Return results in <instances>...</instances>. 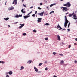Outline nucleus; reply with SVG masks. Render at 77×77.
<instances>
[{
	"instance_id": "obj_1",
	"label": "nucleus",
	"mask_w": 77,
	"mask_h": 77,
	"mask_svg": "<svg viewBox=\"0 0 77 77\" xmlns=\"http://www.w3.org/2000/svg\"><path fill=\"white\" fill-rule=\"evenodd\" d=\"M64 6H66L67 8H69L71 6V4L70 2H67L66 4H63Z\"/></svg>"
},
{
	"instance_id": "obj_2",
	"label": "nucleus",
	"mask_w": 77,
	"mask_h": 77,
	"mask_svg": "<svg viewBox=\"0 0 77 77\" xmlns=\"http://www.w3.org/2000/svg\"><path fill=\"white\" fill-rule=\"evenodd\" d=\"M61 9H62V11H65L66 12V11H68V9L67 8V7H62L60 8Z\"/></svg>"
},
{
	"instance_id": "obj_3",
	"label": "nucleus",
	"mask_w": 77,
	"mask_h": 77,
	"mask_svg": "<svg viewBox=\"0 0 77 77\" xmlns=\"http://www.w3.org/2000/svg\"><path fill=\"white\" fill-rule=\"evenodd\" d=\"M57 28H59L60 29H59V30H66V29H62L61 27H60V26L59 25V24H58V25L57 26Z\"/></svg>"
},
{
	"instance_id": "obj_4",
	"label": "nucleus",
	"mask_w": 77,
	"mask_h": 77,
	"mask_svg": "<svg viewBox=\"0 0 77 77\" xmlns=\"http://www.w3.org/2000/svg\"><path fill=\"white\" fill-rule=\"evenodd\" d=\"M44 13V11H43V12H42L41 13H40L37 14H36L37 15H40V16H41V17H42V16H43Z\"/></svg>"
},
{
	"instance_id": "obj_5",
	"label": "nucleus",
	"mask_w": 77,
	"mask_h": 77,
	"mask_svg": "<svg viewBox=\"0 0 77 77\" xmlns=\"http://www.w3.org/2000/svg\"><path fill=\"white\" fill-rule=\"evenodd\" d=\"M17 0H14L13 1L12 4H15V5H17Z\"/></svg>"
},
{
	"instance_id": "obj_6",
	"label": "nucleus",
	"mask_w": 77,
	"mask_h": 77,
	"mask_svg": "<svg viewBox=\"0 0 77 77\" xmlns=\"http://www.w3.org/2000/svg\"><path fill=\"white\" fill-rule=\"evenodd\" d=\"M73 17H73V19H74L75 20H77V16H76V14H74V15L73 16Z\"/></svg>"
},
{
	"instance_id": "obj_7",
	"label": "nucleus",
	"mask_w": 77,
	"mask_h": 77,
	"mask_svg": "<svg viewBox=\"0 0 77 77\" xmlns=\"http://www.w3.org/2000/svg\"><path fill=\"white\" fill-rule=\"evenodd\" d=\"M30 17V15L24 16V18L25 19H26V18H29V17Z\"/></svg>"
},
{
	"instance_id": "obj_8",
	"label": "nucleus",
	"mask_w": 77,
	"mask_h": 77,
	"mask_svg": "<svg viewBox=\"0 0 77 77\" xmlns=\"http://www.w3.org/2000/svg\"><path fill=\"white\" fill-rule=\"evenodd\" d=\"M20 25H21V26L19 27V29H21V28H22V27L24 26V24H20Z\"/></svg>"
},
{
	"instance_id": "obj_9",
	"label": "nucleus",
	"mask_w": 77,
	"mask_h": 77,
	"mask_svg": "<svg viewBox=\"0 0 77 77\" xmlns=\"http://www.w3.org/2000/svg\"><path fill=\"white\" fill-rule=\"evenodd\" d=\"M14 9V7H10L8 8V9L9 11H10V10H12Z\"/></svg>"
},
{
	"instance_id": "obj_10",
	"label": "nucleus",
	"mask_w": 77,
	"mask_h": 77,
	"mask_svg": "<svg viewBox=\"0 0 77 77\" xmlns=\"http://www.w3.org/2000/svg\"><path fill=\"white\" fill-rule=\"evenodd\" d=\"M34 69H35V71H36V72H38V69L36 68V67H34Z\"/></svg>"
},
{
	"instance_id": "obj_11",
	"label": "nucleus",
	"mask_w": 77,
	"mask_h": 77,
	"mask_svg": "<svg viewBox=\"0 0 77 77\" xmlns=\"http://www.w3.org/2000/svg\"><path fill=\"white\" fill-rule=\"evenodd\" d=\"M65 20V22L64 23H66L67 24H68V22H69V21H68V19Z\"/></svg>"
},
{
	"instance_id": "obj_12",
	"label": "nucleus",
	"mask_w": 77,
	"mask_h": 77,
	"mask_svg": "<svg viewBox=\"0 0 77 77\" xmlns=\"http://www.w3.org/2000/svg\"><path fill=\"white\" fill-rule=\"evenodd\" d=\"M74 12H73V13H72V14H70L69 15V17H71L72 16V15H74Z\"/></svg>"
},
{
	"instance_id": "obj_13",
	"label": "nucleus",
	"mask_w": 77,
	"mask_h": 77,
	"mask_svg": "<svg viewBox=\"0 0 77 77\" xmlns=\"http://www.w3.org/2000/svg\"><path fill=\"white\" fill-rule=\"evenodd\" d=\"M23 11L24 9H22L21 10V12H22V13H23V14H25V13H26V11Z\"/></svg>"
},
{
	"instance_id": "obj_14",
	"label": "nucleus",
	"mask_w": 77,
	"mask_h": 77,
	"mask_svg": "<svg viewBox=\"0 0 77 77\" xmlns=\"http://www.w3.org/2000/svg\"><path fill=\"white\" fill-rule=\"evenodd\" d=\"M9 74L10 75H11L12 74V71H10L8 72Z\"/></svg>"
},
{
	"instance_id": "obj_15",
	"label": "nucleus",
	"mask_w": 77,
	"mask_h": 77,
	"mask_svg": "<svg viewBox=\"0 0 77 77\" xmlns=\"http://www.w3.org/2000/svg\"><path fill=\"white\" fill-rule=\"evenodd\" d=\"M57 37L58 40H59V41H60V36L59 35H58L57 36Z\"/></svg>"
},
{
	"instance_id": "obj_16",
	"label": "nucleus",
	"mask_w": 77,
	"mask_h": 77,
	"mask_svg": "<svg viewBox=\"0 0 77 77\" xmlns=\"http://www.w3.org/2000/svg\"><path fill=\"white\" fill-rule=\"evenodd\" d=\"M60 64H64V61L63 60H61L60 61Z\"/></svg>"
},
{
	"instance_id": "obj_17",
	"label": "nucleus",
	"mask_w": 77,
	"mask_h": 77,
	"mask_svg": "<svg viewBox=\"0 0 77 77\" xmlns=\"http://www.w3.org/2000/svg\"><path fill=\"white\" fill-rule=\"evenodd\" d=\"M56 5L55 3L51 4L50 5V7H52L53 6H54V5Z\"/></svg>"
},
{
	"instance_id": "obj_18",
	"label": "nucleus",
	"mask_w": 77,
	"mask_h": 77,
	"mask_svg": "<svg viewBox=\"0 0 77 77\" xmlns=\"http://www.w3.org/2000/svg\"><path fill=\"white\" fill-rule=\"evenodd\" d=\"M9 18H4V19L5 20V21H8V20H9Z\"/></svg>"
},
{
	"instance_id": "obj_19",
	"label": "nucleus",
	"mask_w": 77,
	"mask_h": 77,
	"mask_svg": "<svg viewBox=\"0 0 77 77\" xmlns=\"http://www.w3.org/2000/svg\"><path fill=\"white\" fill-rule=\"evenodd\" d=\"M32 61L31 60L28 61L27 62V63L29 64L31 63H32Z\"/></svg>"
},
{
	"instance_id": "obj_20",
	"label": "nucleus",
	"mask_w": 77,
	"mask_h": 77,
	"mask_svg": "<svg viewBox=\"0 0 77 77\" xmlns=\"http://www.w3.org/2000/svg\"><path fill=\"white\" fill-rule=\"evenodd\" d=\"M67 24H68V23H64V26L65 27H66V26H67Z\"/></svg>"
},
{
	"instance_id": "obj_21",
	"label": "nucleus",
	"mask_w": 77,
	"mask_h": 77,
	"mask_svg": "<svg viewBox=\"0 0 77 77\" xmlns=\"http://www.w3.org/2000/svg\"><path fill=\"white\" fill-rule=\"evenodd\" d=\"M24 67L22 66L21 67V69H20V70H22V69H24Z\"/></svg>"
},
{
	"instance_id": "obj_22",
	"label": "nucleus",
	"mask_w": 77,
	"mask_h": 77,
	"mask_svg": "<svg viewBox=\"0 0 77 77\" xmlns=\"http://www.w3.org/2000/svg\"><path fill=\"white\" fill-rule=\"evenodd\" d=\"M15 18H19V16L18 15H16Z\"/></svg>"
},
{
	"instance_id": "obj_23",
	"label": "nucleus",
	"mask_w": 77,
	"mask_h": 77,
	"mask_svg": "<svg viewBox=\"0 0 77 77\" xmlns=\"http://www.w3.org/2000/svg\"><path fill=\"white\" fill-rule=\"evenodd\" d=\"M45 25L46 26H49L50 25L48 23H46L45 24Z\"/></svg>"
},
{
	"instance_id": "obj_24",
	"label": "nucleus",
	"mask_w": 77,
	"mask_h": 77,
	"mask_svg": "<svg viewBox=\"0 0 77 77\" xmlns=\"http://www.w3.org/2000/svg\"><path fill=\"white\" fill-rule=\"evenodd\" d=\"M54 11H51V12H50V14H52L51 13H54Z\"/></svg>"
},
{
	"instance_id": "obj_25",
	"label": "nucleus",
	"mask_w": 77,
	"mask_h": 77,
	"mask_svg": "<svg viewBox=\"0 0 77 77\" xmlns=\"http://www.w3.org/2000/svg\"><path fill=\"white\" fill-rule=\"evenodd\" d=\"M45 40L46 41H48V38H45Z\"/></svg>"
},
{
	"instance_id": "obj_26",
	"label": "nucleus",
	"mask_w": 77,
	"mask_h": 77,
	"mask_svg": "<svg viewBox=\"0 0 77 77\" xmlns=\"http://www.w3.org/2000/svg\"><path fill=\"white\" fill-rule=\"evenodd\" d=\"M53 54H54V55H56V54H57V53L56 52H53Z\"/></svg>"
},
{
	"instance_id": "obj_27",
	"label": "nucleus",
	"mask_w": 77,
	"mask_h": 77,
	"mask_svg": "<svg viewBox=\"0 0 77 77\" xmlns=\"http://www.w3.org/2000/svg\"><path fill=\"white\" fill-rule=\"evenodd\" d=\"M37 21L38 23H41V20H38Z\"/></svg>"
},
{
	"instance_id": "obj_28",
	"label": "nucleus",
	"mask_w": 77,
	"mask_h": 77,
	"mask_svg": "<svg viewBox=\"0 0 77 77\" xmlns=\"http://www.w3.org/2000/svg\"><path fill=\"white\" fill-rule=\"evenodd\" d=\"M65 20H67V17L66 16H65Z\"/></svg>"
},
{
	"instance_id": "obj_29",
	"label": "nucleus",
	"mask_w": 77,
	"mask_h": 77,
	"mask_svg": "<svg viewBox=\"0 0 77 77\" xmlns=\"http://www.w3.org/2000/svg\"><path fill=\"white\" fill-rule=\"evenodd\" d=\"M32 11H31L30 13H29L27 15H30V14H31V13H32Z\"/></svg>"
},
{
	"instance_id": "obj_30",
	"label": "nucleus",
	"mask_w": 77,
	"mask_h": 77,
	"mask_svg": "<svg viewBox=\"0 0 77 77\" xmlns=\"http://www.w3.org/2000/svg\"><path fill=\"white\" fill-rule=\"evenodd\" d=\"M33 32H35V33H36V30H34Z\"/></svg>"
},
{
	"instance_id": "obj_31",
	"label": "nucleus",
	"mask_w": 77,
	"mask_h": 77,
	"mask_svg": "<svg viewBox=\"0 0 77 77\" xmlns=\"http://www.w3.org/2000/svg\"><path fill=\"white\" fill-rule=\"evenodd\" d=\"M70 25V23H69L68 25V27L69 28V26Z\"/></svg>"
},
{
	"instance_id": "obj_32",
	"label": "nucleus",
	"mask_w": 77,
	"mask_h": 77,
	"mask_svg": "<svg viewBox=\"0 0 77 77\" xmlns=\"http://www.w3.org/2000/svg\"><path fill=\"white\" fill-rule=\"evenodd\" d=\"M42 65V63H41L39 64V66H41Z\"/></svg>"
},
{
	"instance_id": "obj_33",
	"label": "nucleus",
	"mask_w": 77,
	"mask_h": 77,
	"mask_svg": "<svg viewBox=\"0 0 77 77\" xmlns=\"http://www.w3.org/2000/svg\"><path fill=\"white\" fill-rule=\"evenodd\" d=\"M38 9H40V10H41V8H40V7H38Z\"/></svg>"
},
{
	"instance_id": "obj_34",
	"label": "nucleus",
	"mask_w": 77,
	"mask_h": 77,
	"mask_svg": "<svg viewBox=\"0 0 77 77\" xmlns=\"http://www.w3.org/2000/svg\"><path fill=\"white\" fill-rule=\"evenodd\" d=\"M59 55H60V56H63V54H60Z\"/></svg>"
},
{
	"instance_id": "obj_35",
	"label": "nucleus",
	"mask_w": 77,
	"mask_h": 77,
	"mask_svg": "<svg viewBox=\"0 0 77 77\" xmlns=\"http://www.w3.org/2000/svg\"><path fill=\"white\" fill-rule=\"evenodd\" d=\"M32 17H35V14H33L32 15Z\"/></svg>"
},
{
	"instance_id": "obj_36",
	"label": "nucleus",
	"mask_w": 77,
	"mask_h": 77,
	"mask_svg": "<svg viewBox=\"0 0 77 77\" xmlns=\"http://www.w3.org/2000/svg\"><path fill=\"white\" fill-rule=\"evenodd\" d=\"M38 20H42V18H38Z\"/></svg>"
},
{
	"instance_id": "obj_37",
	"label": "nucleus",
	"mask_w": 77,
	"mask_h": 77,
	"mask_svg": "<svg viewBox=\"0 0 77 77\" xmlns=\"http://www.w3.org/2000/svg\"><path fill=\"white\" fill-rule=\"evenodd\" d=\"M23 36H26V33H24L23 34Z\"/></svg>"
},
{
	"instance_id": "obj_38",
	"label": "nucleus",
	"mask_w": 77,
	"mask_h": 77,
	"mask_svg": "<svg viewBox=\"0 0 77 77\" xmlns=\"http://www.w3.org/2000/svg\"><path fill=\"white\" fill-rule=\"evenodd\" d=\"M75 63H77V60H75L74 61Z\"/></svg>"
},
{
	"instance_id": "obj_39",
	"label": "nucleus",
	"mask_w": 77,
	"mask_h": 77,
	"mask_svg": "<svg viewBox=\"0 0 77 77\" xmlns=\"http://www.w3.org/2000/svg\"><path fill=\"white\" fill-rule=\"evenodd\" d=\"M18 23V22H15V23H14V24H17V23Z\"/></svg>"
},
{
	"instance_id": "obj_40",
	"label": "nucleus",
	"mask_w": 77,
	"mask_h": 77,
	"mask_svg": "<svg viewBox=\"0 0 77 77\" xmlns=\"http://www.w3.org/2000/svg\"><path fill=\"white\" fill-rule=\"evenodd\" d=\"M44 2H45V3H47V1L46 0H44Z\"/></svg>"
},
{
	"instance_id": "obj_41",
	"label": "nucleus",
	"mask_w": 77,
	"mask_h": 77,
	"mask_svg": "<svg viewBox=\"0 0 77 77\" xmlns=\"http://www.w3.org/2000/svg\"><path fill=\"white\" fill-rule=\"evenodd\" d=\"M71 47V45H69V47H68L69 48H70V47Z\"/></svg>"
},
{
	"instance_id": "obj_42",
	"label": "nucleus",
	"mask_w": 77,
	"mask_h": 77,
	"mask_svg": "<svg viewBox=\"0 0 77 77\" xmlns=\"http://www.w3.org/2000/svg\"><path fill=\"white\" fill-rule=\"evenodd\" d=\"M45 69V70H48V69L47 68Z\"/></svg>"
},
{
	"instance_id": "obj_43",
	"label": "nucleus",
	"mask_w": 77,
	"mask_h": 77,
	"mask_svg": "<svg viewBox=\"0 0 77 77\" xmlns=\"http://www.w3.org/2000/svg\"><path fill=\"white\" fill-rule=\"evenodd\" d=\"M23 6L24 7H27L24 4H23Z\"/></svg>"
},
{
	"instance_id": "obj_44",
	"label": "nucleus",
	"mask_w": 77,
	"mask_h": 77,
	"mask_svg": "<svg viewBox=\"0 0 77 77\" xmlns=\"http://www.w3.org/2000/svg\"><path fill=\"white\" fill-rule=\"evenodd\" d=\"M45 63H47V61H45Z\"/></svg>"
},
{
	"instance_id": "obj_45",
	"label": "nucleus",
	"mask_w": 77,
	"mask_h": 77,
	"mask_svg": "<svg viewBox=\"0 0 77 77\" xmlns=\"http://www.w3.org/2000/svg\"><path fill=\"white\" fill-rule=\"evenodd\" d=\"M40 5H42V3H40Z\"/></svg>"
},
{
	"instance_id": "obj_46",
	"label": "nucleus",
	"mask_w": 77,
	"mask_h": 77,
	"mask_svg": "<svg viewBox=\"0 0 77 77\" xmlns=\"http://www.w3.org/2000/svg\"><path fill=\"white\" fill-rule=\"evenodd\" d=\"M24 0H22V3H23V2H24Z\"/></svg>"
},
{
	"instance_id": "obj_47",
	"label": "nucleus",
	"mask_w": 77,
	"mask_h": 77,
	"mask_svg": "<svg viewBox=\"0 0 77 77\" xmlns=\"http://www.w3.org/2000/svg\"><path fill=\"white\" fill-rule=\"evenodd\" d=\"M19 17H22V15H19Z\"/></svg>"
},
{
	"instance_id": "obj_48",
	"label": "nucleus",
	"mask_w": 77,
	"mask_h": 77,
	"mask_svg": "<svg viewBox=\"0 0 77 77\" xmlns=\"http://www.w3.org/2000/svg\"><path fill=\"white\" fill-rule=\"evenodd\" d=\"M33 8V7H30V9H32V8Z\"/></svg>"
},
{
	"instance_id": "obj_49",
	"label": "nucleus",
	"mask_w": 77,
	"mask_h": 77,
	"mask_svg": "<svg viewBox=\"0 0 77 77\" xmlns=\"http://www.w3.org/2000/svg\"><path fill=\"white\" fill-rule=\"evenodd\" d=\"M67 30H68V31H70V29H68Z\"/></svg>"
},
{
	"instance_id": "obj_50",
	"label": "nucleus",
	"mask_w": 77,
	"mask_h": 77,
	"mask_svg": "<svg viewBox=\"0 0 77 77\" xmlns=\"http://www.w3.org/2000/svg\"><path fill=\"white\" fill-rule=\"evenodd\" d=\"M47 9H48V10H49V8H48V7H47Z\"/></svg>"
},
{
	"instance_id": "obj_51",
	"label": "nucleus",
	"mask_w": 77,
	"mask_h": 77,
	"mask_svg": "<svg viewBox=\"0 0 77 77\" xmlns=\"http://www.w3.org/2000/svg\"><path fill=\"white\" fill-rule=\"evenodd\" d=\"M53 77H57V76H55V75H54V76H53Z\"/></svg>"
},
{
	"instance_id": "obj_52",
	"label": "nucleus",
	"mask_w": 77,
	"mask_h": 77,
	"mask_svg": "<svg viewBox=\"0 0 77 77\" xmlns=\"http://www.w3.org/2000/svg\"><path fill=\"white\" fill-rule=\"evenodd\" d=\"M36 13H37V11H35V14H36Z\"/></svg>"
},
{
	"instance_id": "obj_53",
	"label": "nucleus",
	"mask_w": 77,
	"mask_h": 77,
	"mask_svg": "<svg viewBox=\"0 0 77 77\" xmlns=\"http://www.w3.org/2000/svg\"><path fill=\"white\" fill-rule=\"evenodd\" d=\"M8 27H11V26H10V25H8Z\"/></svg>"
},
{
	"instance_id": "obj_54",
	"label": "nucleus",
	"mask_w": 77,
	"mask_h": 77,
	"mask_svg": "<svg viewBox=\"0 0 77 77\" xmlns=\"http://www.w3.org/2000/svg\"><path fill=\"white\" fill-rule=\"evenodd\" d=\"M75 40L77 41V38H75Z\"/></svg>"
},
{
	"instance_id": "obj_55",
	"label": "nucleus",
	"mask_w": 77,
	"mask_h": 77,
	"mask_svg": "<svg viewBox=\"0 0 77 77\" xmlns=\"http://www.w3.org/2000/svg\"><path fill=\"white\" fill-rule=\"evenodd\" d=\"M6 3H7V2H6L5 5H6Z\"/></svg>"
},
{
	"instance_id": "obj_56",
	"label": "nucleus",
	"mask_w": 77,
	"mask_h": 77,
	"mask_svg": "<svg viewBox=\"0 0 77 77\" xmlns=\"http://www.w3.org/2000/svg\"><path fill=\"white\" fill-rule=\"evenodd\" d=\"M0 63H2V61H0Z\"/></svg>"
},
{
	"instance_id": "obj_57",
	"label": "nucleus",
	"mask_w": 77,
	"mask_h": 77,
	"mask_svg": "<svg viewBox=\"0 0 77 77\" xmlns=\"http://www.w3.org/2000/svg\"><path fill=\"white\" fill-rule=\"evenodd\" d=\"M68 14V13H67L66 14V15H67V14Z\"/></svg>"
},
{
	"instance_id": "obj_58",
	"label": "nucleus",
	"mask_w": 77,
	"mask_h": 77,
	"mask_svg": "<svg viewBox=\"0 0 77 77\" xmlns=\"http://www.w3.org/2000/svg\"><path fill=\"white\" fill-rule=\"evenodd\" d=\"M2 63H4V62L3 61H2Z\"/></svg>"
},
{
	"instance_id": "obj_59",
	"label": "nucleus",
	"mask_w": 77,
	"mask_h": 77,
	"mask_svg": "<svg viewBox=\"0 0 77 77\" xmlns=\"http://www.w3.org/2000/svg\"><path fill=\"white\" fill-rule=\"evenodd\" d=\"M61 1H63V0H60Z\"/></svg>"
},
{
	"instance_id": "obj_60",
	"label": "nucleus",
	"mask_w": 77,
	"mask_h": 77,
	"mask_svg": "<svg viewBox=\"0 0 77 77\" xmlns=\"http://www.w3.org/2000/svg\"><path fill=\"white\" fill-rule=\"evenodd\" d=\"M73 50H74V49H73Z\"/></svg>"
},
{
	"instance_id": "obj_61",
	"label": "nucleus",
	"mask_w": 77,
	"mask_h": 77,
	"mask_svg": "<svg viewBox=\"0 0 77 77\" xmlns=\"http://www.w3.org/2000/svg\"><path fill=\"white\" fill-rule=\"evenodd\" d=\"M7 74H8V73H7Z\"/></svg>"
},
{
	"instance_id": "obj_62",
	"label": "nucleus",
	"mask_w": 77,
	"mask_h": 77,
	"mask_svg": "<svg viewBox=\"0 0 77 77\" xmlns=\"http://www.w3.org/2000/svg\"><path fill=\"white\" fill-rule=\"evenodd\" d=\"M1 0H0V1H1Z\"/></svg>"
}]
</instances>
